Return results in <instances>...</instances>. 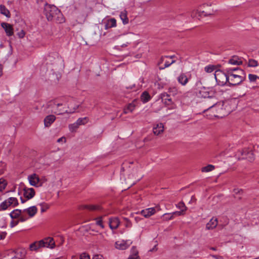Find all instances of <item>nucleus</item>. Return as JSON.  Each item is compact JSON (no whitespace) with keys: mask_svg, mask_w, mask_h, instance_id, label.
Wrapping results in <instances>:
<instances>
[{"mask_svg":"<svg viewBox=\"0 0 259 259\" xmlns=\"http://www.w3.org/2000/svg\"><path fill=\"white\" fill-rule=\"evenodd\" d=\"M214 94L215 92L212 89H210L209 88L203 87L199 90L198 96L200 97L206 99L205 102L206 103H208V108L204 110V112L214 106L217 108L218 110H219L220 109L223 110V109L221 106H223V105L221 104H217V99L215 98Z\"/></svg>","mask_w":259,"mask_h":259,"instance_id":"1","label":"nucleus"},{"mask_svg":"<svg viewBox=\"0 0 259 259\" xmlns=\"http://www.w3.org/2000/svg\"><path fill=\"white\" fill-rule=\"evenodd\" d=\"M44 14L48 21H54L58 23L65 22V19L61 11L54 5L46 4Z\"/></svg>","mask_w":259,"mask_h":259,"instance_id":"2","label":"nucleus"},{"mask_svg":"<svg viewBox=\"0 0 259 259\" xmlns=\"http://www.w3.org/2000/svg\"><path fill=\"white\" fill-rule=\"evenodd\" d=\"M62 105V103L58 102V99H54L48 102L46 105H42L41 109L46 113H54L61 114V111L59 110L58 108Z\"/></svg>","mask_w":259,"mask_h":259,"instance_id":"3","label":"nucleus"},{"mask_svg":"<svg viewBox=\"0 0 259 259\" xmlns=\"http://www.w3.org/2000/svg\"><path fill=\"white\" fill-rule=\"evenodd\" d=\"M228 79L230 85H238L245 80V73L243 70H239L236 73L228 74Z\"/></svg>","mask_w":259,"mask_h":259,"instance_id":"4","label":"nucleus"},{"mask_svg":"<svg viewBox=\"0 0 259 259\" xmlns=\"http://www.w3.org/2000/svg\"><path fill=\"white\" fill-rule=\"evenodd\" d=\"M214 77L219 85H224L229 81L228 73L220 70L215 71Z\"/></svg>","mask_w":259,"mask_h":259,"instance_id":"5","label":"nucleus"},{"mask_svg":"<svg viewBox=\"0 0 259 259\" xmlns=\"http://www.w3.org/2000/svg\"><path fill=\"white\" fill-rule=\"evenodd\" d=\"M176 62L175 60H169V56H162L158 62V65L159 66V69L162 70L170 66L172 64Z\"/></svg>","mask_w":259,"mask_h":259,"instance_id":"6","label":"nucleus"},{"mask_svg":"<svg viewBox=\"0 0 259 259\" xmlns=\"http://www.w3.org/2000/svg\"><path fill=\"white\" fill-rule=\"evenodd\" d=\"M159 210L158 207H150L142 210L137 212V214H141L145 218H149L156 213Z\"/></svg>","mask_w":259,"mask_h":259,"instance_id":"7","label":"nucleus"},{"mask_svg":"<svg viewBox=\"0 0 259 259\" xmlns=\"http://www.w3.org/2000/svg\"><path fill=\"white\" fill-rule=\"evenodd\" d=\"M132 244V242L128 241H118L115 242V247L118 249L124 250L128 248Z\"/></svg>","mask_w":259,"mask_h":259,"instance_id":"8","label":"nucleus"},{"mask_svg":"<svg viewBox=\"0 0 259 259\" xmlns=\"http://www.w3.org/2000/svg\"><path fill=\"white\" fill-rule=\"evenodd\" d=\"M35 194V191L32 188H27L25 187L23 188V196L27 200L33 198Z\"/></svg>","mask_w":259,"mask_h":259,"instance_id":"9","label":"nucleus"},{"mask_svg":"<svg viewBox=\"0 0 259 259\" xmlns=\"http://www.w3.org/2000/svg\"><path fill=\"white\" fill-rule=\"evenodd\" d=\"M1 26L5 30L7 36H10L13 34V28L11 24L6 22H3L1 23Z\"/></svg>","mask_w":259,"mask_h":259,"instance_id":"10","label":"nucleus"},{"mask_svg":"<svg viewBox=\"0 0 259 259\" xmlns=\"http://www.w3.org/2000/svg\"><path fill=\"white\" fill-rule=\"evenodd\" d=\"M120 224V221L118 218L113 217L109 219V227L112 230L117 229Z\"/></svg>","mask_w":259,"mask_h":259,"instance_id":"11","label":"nucleus"},{"mask_svg":"<svg viewBox=\"0 0 259 259\" xmlns=\"http://www.w3.org/2000/svg\"><path fill=\"white\" fill-rule=\"evenodd\" d=\"M37 212V208L35 206H30L26 209H23L24 213H27L28 217L30 218L33 217Z\"/></svg>","mask_w":259,"mask_h":259,"instance_id":"12","label":"nucleus"},{"mask_svg":"<svg viewBox=\"0 0 259 259\" xmlns=\"http://www.w3.org/2000/svg\"><path fill=\"white\" fill-rule=\"evenodd\" d=\"M28 179L30 184L33 186H36L39 182V177L36 174L29 175L28 177Z\"/></svg>","mask_w":259,"mask_h":259,"instance_id":"13","label":"nucleus"},{"mask_svg":"<svg viewBox=\"0 0 259 259\" xmlns=\"http://www.w3.org/2000/svg\"><path fill=\"white\" fill-rule=\"evenodd\" d=\"M44 242L43 247H50L51 248H54L55 246V241L53 238L48 237L45 238V239L41 240Z\"/></svg>","mask_w":259,"mask_h":259,"instance_id":"14","label":"nucleus"},{"mask_svg":"<svg viewBox=\"0 0 259 259\" xmlns=\"http://www.w3.org/2000/svg\"><path fill=\"white\" fill-rule=\"evenodd\" d=\"M170 96V95L167 93L161 94L160 98L164 104L169 105L172 103V99Z\"/></svg>","mask_w":259,"mask_h":259,"instance_id":"15","label":"nucleus"},{"mask_svg":"<svg viewBox=\"0 0 259 259\" xmlns=\"http://www.w3.org/2000/svg\"><path fill=\"white\" fill-rule=\"evenodd\" d=\"M164 131V125L162 123H159L153 126V132L154 135H159Z\"/></svg>","mask_w":259,"mask_h":259,"instance_id":"16","label":"nucleus"},{"mask_svg":"<svg viewBox=\"0 0 259 259\" xmlns=\"http://www.w3.org/2000/svg\"><path fill=\"white\" fill-rule=\"evenodd\" d=\"M79 208L80 209H88L90 211H95L97 210H99L100 209V207L99 205H98L84 204L80 205Z\"/></svg>","mask_w":259,"mask_h":259,"instance_id":"17","label":"nucleus"},{"mask_svg":"<svg viewBox=\"0 0 259 259\" xmlns=\"http://www.w3.org/2000/svg\"><path fill=\"white\" fill-rule=\"evenodd\" d=\"M178 81L181 85H185L189 81V78L185 73H181L177 78Z\"/></svg>","mask_w":259,"mask_h":259,"instance_id":"18","label":"nucleus"},{"mask_svg":"<svg viewBox=\"0 0 259 259\" xmlns=\"http://www.w3.org/2000/svg\"><path fill=\"white\" fill-rule=\"evenodd\" d=\"M218 221L217 218H212L206 225V229L212 230L214 229L218 225Z\"/></svg>","mask_w":259,"mask_h":259,"instance_id":"19","label":"nucleus"},{"mask_svg":"<svg viewBox=\"0 0 259 259\" xmlns=\"http://www.w3.org/2000/svg\"><path fill=\"white\" fill-rule=\"evenodd\" d=\"M116 26V20L115 18H112L108 19L105 24V29L107 30L109 28Z\"/></svg>","mask_w":259,"mask_h":259,"instance_id":"20","label":"nucleus"},{"mask_svg":"<svg viewBox=\"0 0 259 259\" xmlns=\"http://www.w3.org/2000/svg\"><path fill=\"white\" fill-rule=\"evenodd\" d=\"M44 242L42 241H36L29 245V249L31 251H36L40 247H43Z\"/></svg>","mask_w":259,"mask_h":259,"instance_id":"21","label":"nucleus"},{"mask_svg":"<svg viewBox=\"0 0 259 259\" xmlns=\"http://www.w3.org/2000/svg\"><path fill=\"white\" fill-rule=\"evenodd\" d=\"M56 119V117L54 115H49L44 119V124L46 127H49L53 123Z\"/></svg>","mask_w":259,"mask_h":259,"instance_id":"22","label":"nucleus"},{"mask_svg":"<svg viewBox=\"0 0 259 259\" xmlns=\"http://www.w3.org/2000/svg\"><path fill=\"white\" fill-rule=\"evenodd\" d=\"M22 213L23 212V209H16L13 210L10 214L11 218L12 219H18L19 217L22 214Z\"/></svg>","mask_w":259,"mask_h":259,"instance_id":"23","label":"nucleus"},{"mask_svg":"<svg viewBox=\"0 0 259 259\" xmlns=\"http://www.w3.org/2000/svg\"><path fill=\"white\" fill-rule=\"evenodd\" d=\"M138 253V251L136 247L133 246L131 249V255L128 257V259H140Z\"/></svg>","mask_w":259,"mask_h":259,"instance_id":"24","label":"nucleus"},{"mask_svg":"<svg viewBox=\"0 0 259 259\" xmlns=\"http://www.w3.org/2000/svg\"><path fill=\"white\" fill-rule=\"evenodd\" d=\"M246 154L247 156L239 157L238 159H246L250 162H252L254 160V156L253 152L251 150H250L249 152H247Z\"/></svg>","mask_w":259,"mask_h":259,"instance_id":"25","label":"nucleus"},{"mask_svg":"<svg viewBox=\"0 0 259 259\" xmlns=\"http://www.w3.org/2000/svg\"><path fill=\"white\" fill-rule=\"evenodd\" d=\"M229 63L234 65H239L242 63V61L238 57L234 56L229 59Z\"/></svg>","mask_w":259,"mask_h":259,"instance_id":"26","label":"nucleus"},{"mask_svg":"<svg viewBox=\"0 0 259 259\" xmlns=\"http://www.w3.org/2000/svg\"><path fill=\"white\" fill-rule=\"evenodd\" d=\"M119 16L123 24H127L128 23L129 20L127 17V12L126 10H124L121 11Z\"/></svg>","mask_w":259,"mask_h":259,"instance_id":"27","label":"nucleus"},{"mask_svg":"<svg viewBox=\"0 0 259 259\" xmlns=\"http://www.w3.org/2000/svg\"><path fill=\"white\" fill-rule=\"evenodd\" d=\"M0 12L7 18L11 17V14L9 10L4 5H0Z\"/></svg>","mask_w":259,"mask_h":259,"instance_id":"28","label":"nucleus"},{"mask_svg":"<svg viewBox=\"0 0 259 259\" xmlns=\"http://www.w3.org/2000/svg\"><path fill=\"white\" fill-rule=\"evenodd\" d=\"M150 99L151 96L147 92L145 91L142 94L141 96V100L143 103H146L150 101Z\"/></svg>","mask_w":259,"mask_h":259,"instance_id":"29","label":"nucleus"},{"mask_svg":"<svg viewBox=\"0 0 259 259\" xmlns=\"http://www.w3.org/2000/svg\"><path fill=\"white\" fill-rule=\"evenodd\" d=\"M6 200L10 207H15L18 205V201L16 197H11Z\"/></svg>","mask_w":259,"mask_h":259,"instance_id":"30","label":"nucleus"},{"mask_svg":"<svg viewBox=\"0 0 259 259\" xmlns=\"http://www.w3.org/2000/svg\"><path fill=\"white\" fill-rule=\"evenodd\" d=\"M239 70H242L240 69L238 67H234V68H227L225 69V71L228 73V74H234L238 72Z\"/></svg>","mask_w":259,"mask_h":259,"instance_id":"31","label":"nucleus"},{"mask_svg":"<svg viewBox=\"0 0 259 259\" xmlns=\"http://www.w3.org/2000/svg\"><path fill=\"white\" fill-rule=\"evenodd\" d=\"M77 109H78L77 112H82V111H84V108L81 105H78L75 106L72 109H70V110L69 112V113H74L76 111Z\"/></svg>","mask_w":259,"mask_h":259,"instance_id":"32","label":"nucleus"},{"mask_svg":"<svg viewBox=\"0 0 259 259\" xmlns=\"http://www.w3.org/2000/svg\"><path fill=\"white\" fill-rule=\"evenodd\" d=\"M135 105L133 104H129L124 109V113L127 114L128 112H132L135 109Z\"/></svg>","mask_w":259,"mask_h":259,"instance_id":"33","label":"nucleus"},{"mask_svg":"<svg viewBox=\"0 0 259 259\" xmlns=\"http://www.w3.org/2000/svg\"><path fill=\"white\" fill-rule=\"evenodd\" d=\"M214 169V166L211 164H209L206 166L203 167L201 169L202 172H209L212 171Z\"/></svg>","mask_w":259,"mask_h":259,"instance_id":"34","label":"nucleus"},{"mask_svg":"<svg viewBox=\"0 0 259 259\" xmlns=\"http://www.w3.org/2000/svg\"><path fill=\"white\" fill-rule=\"evenodd\" d=\"M7 183L3 179H0V192H2L6 187Z\"/></svg>","mask_w":259,"mask_h":259,"instance_id":"35","label":"nucleus"},{"mask_svg":"<svg viewBox=\"0 0 259 259\" xmlns=\"http://www.w3.org/2000/svg\"><path fill=\"white\" fill-rule=\"evenodd\" d=\"M9 207H10V205L8 204V202L7 200H5L4 201L2 202L0 204V210H6Z\"/></svg>","mask_w":259,"mask_h":259,"instance_id":"36","label":"nucleus"},{"mask_svg":"<svg viewBox=\"0 0 259 259\" xmlns=\"http://www.w3.org/2000/svg\"><path fill=\"white\" fill-rule=\"evenodd\" d=\"M39 205L41 206V212L42 213L46 211L50 207L49 205L45 202L40 203Z\"/></svg>","mask_w":259,"mask_h":259,"instance_id":"37","label":"nucleus"},{"mask_svg":"<svg viewBox=\"0 0 259 259\" xmlns=\"http://www.w3.org/2000/svg\"><path fill=\"white\" fill-rule=\"evenodd\" d=\"M29 218L25 214V213H22V214L18 218L19 222H24L28 220Z\"/></svg>","mask_w":259,"mask_h":259,"instance_id":"38","label":"nucleus"},{"mask_svg":"<svg viewBox=\"0 0 259 259\" xmlns=\"http://www.w3.org/2000/svg\"><path fill=\"white\" fill-rule=\"evenodd\" d=\"M96 224L97 225L99 226L102 229L104 228V226L102 222V217H99L96 218Z\"/></svg>","mask_w":259,"mask_h":259,"instance_id":"39","label":"nucleus"},{"mask_svg":"<svg viewBox=\"0 0 259 259\" xmlns=\"http://www.w3.org/2000/svg\"><path fill=\"white\" fill-rule=\"evenodd\" d=\"M79 126V125L77 124L76 121L72 124H70L69 125V128L71 132L75 131Z\"/></svg>","mask_w":259,"mask_h":259,"instance_id":"40","label":"nucleus"},{"mask_svg":"<svg viewBox=\"0 0 259 259\" xmlns=\"http://www.w3.org/2000/svg\"><path fill=\"white\" fill-rule=\"evenodd\" d=\"M176 207L181 210H184V212L187 210V207L183 202H180L176 205Z\"/></svg>","mask_w":259,"mask_h":259,"instance_id":"41","label":"nucleus"},{"mask_svg":"<svg viewBox=\"0 0 259 259\" xmlns=\"http://www.w3.org/2000/svg\"><path fill=\"white\" fill-rule=\"evenodd\" d=\"M215 68L214 65H208L205 67L204 70L207 73H211L214 70Z\"/></svg>","mask_w":259,"mask_h":259,"instance_id":"42","label":"nucleus"},{"mask_svg":"<svg viewBox=\"0 0 259 259\" xmlns=\"http://www.w3.org/2000/svg\"><path fill=\"white\" fill-rule=\"evenodd\" d=\"M257 61L254 59H249L248 63V66L249 67H256L257 66Z\"/></svg>","mask_w":259,"mask_h":259,"instance_id":"43","label":"nucleus"},{"mask_svg":"<svg viewBox=\"0 0 259 259\" xmlns=\"http://www.w3.org/2000/svg\"><path fill=\"white\" fill-rule=\"evenodd\" d=\"M168 94L170 95L175 96L178 93V90L176 88H170L168 89Z\"/></svg>","mask_w":259,"mask_h":259,"instance_id":"44","label":"nucleus"},{"mask_svg":"<svg viewBox=\"0 0 259 259\" xmlns=\"http://www.w3.org/2000/svg\"><path fill=\"white\" fill-rule=\"evenodd\" d=\"M87 117L84 118H79L77 120L76 122L77 124L79 125H84L87 123Z\"/></svg>","mask_w":259,"mask_h":259,"instance_id":"45","label":"nucleus"},{"mask_svg":"<svg viewBox=\"0 0 259 259\" xmlns=\"http://www.w3.org/2000/svg\"><path fill=\"white\" fill-rule=\"evenodd\" d=\"M258 77L254 74H249L248 75V78L251 82L255 81Z\"/></svg>","mask_w":259,"mask_h":259,"instance_id":"46","label":"nucleus"},{"mask_svg":"<svg viewBox=\"0 0 259 259\" xmlns=\"http://www.w3.org/2000/svg\"><path fill=\"white\" fill-rule=\"evenodd\" d=\"M250 150L247 149H244L243 150H242V151H239V154H241V156L240 157H242V156H247V154H246V153L247 152H249Z\"/></svg>","mask_w":259,"mask_h":259,"instance_id":"47","label":"nucleus"},{"mask_svg":"<svg viewBox=\"0 0 259 259\" xmlns=\"http://www.w3.org/2000/svg\"><path fill=\"white\" fill-rule=\"evenodd\" d=\"M173 215L180 216L184 214V210H181L180 211H176L171 213Z\"/></svg>","mask_w":259,"mask_h":259,"instance_id":"48","label":"nucleus"},{"mask_svg":"<svg viewBox=\"0 0 259 259\" xmlns=\"http://www.w3.org/2000/svg\"><path fill=\"white\" fill-rule=\"evenodd\" d=\"M19 222V221L18 220H14V219H12L10 223V226L11 228L14 227L15 226H17Z\"/></svg>","mask_w":259,"mask_h":259,"instance_id":"49","label":"nucleus"},{"mask_svg":"<svg viewBox=\"0 0 259 259\" xmlns=\"http://www.w3.org/2000/svg\"><path fill=\"white\" fill-rule=\"evenodd\" d=\"M79 259H90V257L88 254L82 253L80 255Z\"/></svg>","mask_w":259,"mask_h":259,"instance_id":"50","label":"nucleus"},{"mask_svg":"<svg viewBox=\"0 0 259 259\" xmlns=\"http://www.w3.org/2000/svg\"><path fill=\"white\" fill-rule=\"evenodd\" d=\"M17 35L19 38H22L25 36V32L23 30H21L20 31L17 33Z\"/></svg>","mask_w":259,"mask_h":259,"instance_id":"51","label":"nucleus"},{"mask_svg":"<svg viewBox=\"0 0 259 259\" xmlns=\"http://www.w3.org/2000/svg\"><path fill=\"white\" fill-rule=\"evenodd\" d=\"M242 192H243V191L242 189H234L233 190V192H234V194L242 193Z\"/></svg>","mask_w":259,"mask_h":259,"instance_id":"52","label":"nucleus"},{"mask_svg":"<svg viewBox=\"0 0 259 259\" xmlns=\"http://www.w3.org/2000/svg\"><path fill=\"white\" fill-rule=\"evenodd\" d=\"M124 220H125V221L126 222V225H125V227H131L132 226V223L130 222V221L128 219H127V218H125Z\"/></svg>","mask_w":259,"mask_h":259,"instance_id":"53","label":"nucleus"},{"mask_svg":"<svg viewBox=\"0 0 259 259\" xmlns=\"http://www.w3.org/2000/svg\"><path fill=\"white\" fill-rule=\"evenodd\" d=\"M126 89L134 90V91H136L138 88L136 87V85L135 84H133L132 85H130L128 87H127Z\"/></svg>","mask_w":259,"mask_h":259,"instance_id":"54","label":"nucleus"},{"mask_svg":"<svg viewBox=\"0 0 259 259\" xmlns=\"http://www.w3.org/2000/svg\"><path fill=\"white\" fill-rule=\"evenodd\" d=\"M57 142L58 143H60V142L65 143L66 142V138L64 137H62L57 140Z\"/></svg>","mask_w":259,"mask_h":259,"instance_id":"55","label":"nucleus"},{"mask_svg":"<svg viewBox=\"0 0 259 259\" xmlns=\"http://www.w3.org/2000/svg\"><path fill=\"white\" fill-rule=\"evenodd\" d=\"M164 215H169V217L168 218H166V219L167 220H172L174 218L173 214L171 213H165Z\"/></svg>","mask_w":259,"mask_h":259,"instance_id":"56","label":"nucleus"},{"mask_svg":"<svg viewBox=\"0 0 259 259\" xmlns=\"http://www.w3.org/2000/svg\"><path fill=\"white\" fill-rule=\"evenodd\" d=\"M6 233L5 232L0 233V240L3 239L6 237Z\"/></svg>","mask_w":259,"mask_h":259,"instance_id":"57","label":"nucleus"},{"mask_svg":"<svg viewBox=\"0 0 259 259\" xmlns=\"http://www.w3.org/2000/svg\"><path fill=\"white\" fill-rule=\"evenodd\" d=\"M199 15L200 16H207V15H210V14H207L206 12H204V11L199 12Z\"/></svg>","mask_w":259,"mask_h":259,"instance_id":"58","label":"nucleus"},{"mask_svg":"<svg viewBox=\"0 0 259 259\" xmlns=\"http://www.w3.org/2000/svg\"><path fill=\"white\" fill-rule=\"evenodd\" d=\"M213 258L214 259H223L222 256L218 255H211Z\"/></svg>","mask_w":259,"mask_h":259,"instance_id":"59","label":"nucleus"},{"mask_svg":"<svg viewBox=\"0 0 259 259\" xmlns=\"http://www.w3.org/2000/svg\"><path fill=\"white\" fill-rule=\"evenodd\" d=\"M134 219L136 221V223H138L141 220H142V218L139 217H135L134 218Z\"/></svg>","mask_w":259,"mask_h":259,"instance_id":"60","label":"nucleus"},{"mask_svg":"<svg viewBox=\"0 0 259 259\" xmlns=\"http://www.w3.org/2000/svg\"><path fill=\"white\" fill-rule=\"evenodd\" d=\"M93 259H102V256L99 255H96L93 257Z\"/></svg>","mask_w":259,"mask_h":259,"instance_id":"61","label":"nucleus"},{"mask_svg":"<svg viewBox=\"0 0 259 259\" xmlns=\"http://www.w3.org/2000/svg\"><path fill=\"white\" fill-rule=\"evenodd\" d=\"M222 114V116H226V115H227L229 112H226V113H223V112H220Z\"/></svg>","mask_w":259,"mask_h":259,"instance_id":"62","label":"nucleus"},{"mask_svg":"<svg viewBox=\"0 0 259 259\" xmlns=\"http://www.w3.org/2000/svg\"><path fill=\"white\" fill-rule=\"evenodd\" d=\"M169 56V59H173L175 57V55H172V56Z\"/></svg>","mask_w":259,"mask_h":259,"instance_id":"63","label":"nucleus"},{"mask_svg":"<svg viewBox=\"0 0 259 259\" xmlns=\"http://www.w3.org/2000/svg\"><path fill=\"white\" fill-rule=\"evenodd\" d=\"M21 202L22 203H24L26 202V200H25L24 199H23L22 198H21Z\"/></svg>","mask_w":259,"mask_h":259,"instance_id":"64","label":"nucleus"}]
</instances>
